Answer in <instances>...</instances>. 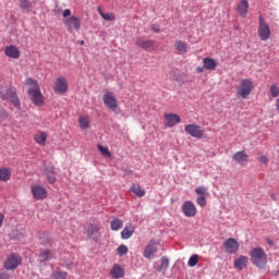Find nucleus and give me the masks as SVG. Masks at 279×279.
<instances>
[{
    "instance_id": "4c0bfd02",
    "label": "nucleus",
    "mask_w": 279,
    "mask_h": 279,
    "mask_svg": "<svg viewBox=\"0 0 279 279\" xmlns=\"http://www.w3.org/2000/svg\"><path fill=\"white\" fill-rule=\"evenodd\" d=\"M195 193L197 195H202L203 197H209L210 196V193H209L208 189L205 187V186L196 187Z\"/></svg>"
},
{
    "instance_id": "393cba45",
    "label": "nucleus",
    "mask_w": 279,
    "mask_h": 279,
    "mask_svg": "<svg viewBox=\"0 0 279 279\" xmlns=\"http://www.w3.org/2000/svg\"><path fill=\"white\" fill-rule=\"evenodd\" d=\"M135 232V228L132 225L125 226L124 229L121 231V238L123 240H129L133 236Z\"/></svg>"
},
{
    "instance_id": "09e8293b",
    "label": "nucleus",
    "mask_w": 279,
    "mask_h": 279,
    "mask_svg": "<svg viewBox=\"0 0 279 279\" xmlns=\"http://www.w3.org/2000/svg\"><path fill=\"white\" fill-rule=\"evenodd\" d=\"M0 279H10V275L7 272H0Z\"/></svg>"
},
{
    "instance_id": "f3484780",
    "label": "nucleus",
    "mask_w": 279,
    "mask_h": 279,
    "mask_svg": "<svg viewBox=\"0 0 279 279\" xmlns=\"http://www.w3.org/2000/svg\"><path fill=\"white\" fill-rule=\"evenodd\" d=\"M163 118L168 128H173L182 122L181 117L178 116V113H163Z\"/></svg>"
},
{
    "instance_id": "c85d7f7f",
    "label": "nucleus",
    "mask_w": 279,
    "mask_h": 279,
    "mask_svg": "<svg viewBox=\"0 0 279 279\" xmlns=\"http://www.w3.org/2000/svg\"><path fill=\"white\" fill-rule=\"evenodd\" d=\"M175 49L179 51L181 54L187 53V44L183 40H177L174 43Z\"/></svg>"
},
{
    "instance_id": "6e6552de",
    "label": "nucleus",
    "mask_w": 279,
    "mask_h": 279,
    "mask_svg": "<svg viewBox=\"0 0 279 279\" xmlns=\"http://www.w3.org/2000/svg\"><path fill=\"white\" fill-rule=\"evenodd\" d=\"M27 95L34 106L43 107L45 105V96L41 94V89H28Z\"/></svg>"
},
{
    "instance_id": "a19ab883",
    "label": "nucleus",
    "mask_w": 279,
    "mask_h": 279,
    "mask_svg": "<svg viewBox=\"0 0 279 279\" xmlns=\"http://www.w3.org/2000/svg\"><path fill=\"white\" fill-rule=\"evenodd\" d=\"M196 204H197L199 207H202V208L206 207V206H207V197H206V196H199V197H197V198H196Z\"/></svg>"
},
{
    "instance_id": "c03bdc74",
    "label": "nucleus",
    "mask_w": 279,
    "mask_h": 279,
    "mask_svg": "<svg viewBox=\"0 0 279 279\" xmlns=\"http://www.w3.org/2000/svg\"><path fill=\"white\" fill-rule=\"evenodd\" d=\"M258 161L260 163L268 165L269 163V158L267 156H260Z\"/></svg>"
},
{
    "instance_id": "5701e85b",
    "label": "nucleus",
    "mask_w": 279,
    "mask_h": 279,
    "mask_svg": "<svg viewBox=\"0 0 279 279\" xmlns=\"http://www.w3.org/2000/svg\"><path fill=\"white\" fill-rule=\"evenodd\" d=\"M203 65L207 71H215L218 66V63L215 59H211V57H206L203 59Z\"/></svg>"
},
{
    "instance_id": "f03ea898",
    "label": "nucleus",
    "mask_w": 279,
    "mask_h": 279,
    "mask_svg": "<svg viewBox=\"0 0 279 279\" xmlns=\"http://www.w3.org/2000/svg\"><path fill=\"white\" fill-rule=\"evenodd\" d=\"M0 98L2 100H8L14 108L21 106L20 98L14 87H0Z\"/></svg>"
},
{
    "instance_id": "6ab92c4d",
    "label": "nucleus",
    "mask_w": 279,
    "mask_h": 279,
    "mask_svg": "<svg viewBox=\"0 0 279 279\" xmlns=\"http://www.w3.org/2000/svg\"><path fill=\"white\" fill-rule=\"evenodd\" d=\"M34 142L39 146H46L48 134L44 131H37L33 136Z\"/></svg>"
},
{
    "instance_id": "0eeeda50",
    "label": "nucleus",
    "mask_w": 279,
    "mask_h": 279,
    "mask_svg": "<svg viewBox=\"0 0 279 279\" xmlns=\"http://www.w3.org/2000/svg\"><path fill=\"white\" fill-rule=\"evenodd\" d=\"M102 102L112 112H116L119 108L118 99L116 98L114 94H112V92H106V94H104Z\"/></svg>"
},
{
    "instance_id": "c9c22d12",
    "label": "nucleus",
    "mask_w": 279,
    "mask_h": 279,
    "mask_svg": "<svg viewBox=\"0 0 279 279\" xmlns=\"http://www.w3.org/2000/svg\"><path fill=\"white\" fill-rule=\"evenodd\" d=\"M25 86H28V89H40L38 82L35 78L25 80Z\"/></svg>"
},
{
    "instance_id": "de8ad7c7",
    "label": "nucleus",
    "mask_w": 279,
    "mask_h": 279,
    "mask_svg": "<svg viewBox=\"0 0 279 279\" xmlns=\"http://www.w3.org/2000/svg\"><path fill=\"white\" fill-rule=\"evenodd\" d=\"M151 31L155 33H158L160 31L159 25H157V24L151 25Z\"/></svg>"
},
{
    "instance_id": "7c9ffc66",
    "label": "nucleus",
    "mask_w": 279,
    "mask_h": 279,
    "mask_svg": "<svg viewBox=\"0 0 279 279\" xmlns=\"http://www.w3.org/2000/svg\"><path fill=\"white\" fill-rule=\"evenodd\" d=\"M11 179V170L9 168H1L0 169V181L7 182Z\"/></svg>"
},
{
    "instance_id": "c756f323",
    "label": "nucleus",
    "mask_w": 279,
    "mask_h": 279,
    "mask_svg": "<svg viewBox=\"0 0 279 279\" xmlns=\"http://www.w3.org/2000/svg\"><path fill=\"white\" fill-rule=\"evenodd\" d=\"M51 257V251L49 250H40L38 255V262L45 263L48 262Z\"/></svg>"
},
{
    "instance_id": "39448f33",
    "label": "nucleus",
    "mask_w": 279,
    "mask_h": 279,
    "mask_svg": "<svg viewBox=\"0 0 279 279\" xmlns=\"http://www.w3.org/2000/svg\"><path fill=\"white\" fill-rule=\"evenodd\" d=\"M184 131L194 138H205V130L203 126H199V124H185Z\"/></svg>"
},
{
    "instance_id": "ea45409f",
    "label": "nucleus",
    "mask_w": 279,
    "mask_h": 279,
    "mask_svg": "<svg viewBox=\"0 0 279 279\" xmlns=\"http://www.w3.org/2000/svg\"><path fill=\"white\" fill-rule=\"evenodd\" d=\"M199 262V256L198 255H192L187 262L189 267H195Z\"/></svg>"
},
{
    "instance_id": "f704fd0d",
    "label": "nucleus",
    "mask_w": 279,
    "mask_h": 279,
    "mask_svg": "<svg viewBox=\"0 0 279 279\" xmlns=\"http://www.w3.org/2000/svg\"><path fill=\"white\" fill-rule=\"evenodd\" d=\"M20 9L29 12L33 3L29 0H19Z\"/></svg>"
},
{
    "instance_id": "1a4fd4ad",
    "label": "nucleus",
    "mask_w": 279,
    "mask_h": 279,
    "mask_svg": "<svg viewBox=\"0 0 279 279\" xmlns=\"http://www.w3.org/2000/svg\"><path fill=\"white\" fill-rule=\"evenodd\" d=\"M63 24L68 32H72V31L77 32L81 28V20L75 15L64 19Z\"/></svg>"
},
{
    "instance_id": "423d86ee",
    "label": "nucleus",
    "mask_w": 279,
    "mask_h": 279,
    "mask_svg": "<svg viewBox=\"0 0 279 279\" xmlns=\"http://www.w3.org/2000/svg\"><path fill=\"white\" fill-rule=\"evenodd\" d=\"M22 264V257L17 254H10L3 262L5 270H14Z\"/></svg>"
},
{
    "instance_id": "9b49d317",
    "label": "nucleus",
    "mask_w": 279,
    "mask_h": 279,
    "mask_svg": "<svg viewBox=\"0 0 279 279\" xmlns=\"http://www.w3.org/2000/svg\"><path fill=\"white\" fill-rule=\"evenodd\" d=\"M100 236H101L100 225L99 223L89 225L87 228V238L98 243L100 241Z\"/></svg>"
},
{
    "instance_id": "864d4df0",
    "label": "nucleus",
    "mask_w": 279,
    "mask_h": 279,
    "mask_svg": "<svg viewBox=\"0 0 279 279\" xmlns=\"http://www.w3.org/2000/svg\"><path fill=\"white\" fill-rule=\"evenodd\" d=\"M276 109L279 111V98H277Z\"/></svg>"
},
{
    "instance_id": "a211bd4d",
    "label": "nucleus",
    "mask_w": 279,
    "mask_h": 279,
    "mask_svg": "<svg viewBox=\"0 0 279 279\" xmlns=\"http://www.w3.org/2000/svg\"><path fill=\"white\" fill-rule=\"evenodd\" d=\"M248 10H250L248 0H241L236 7V13L242 17H246L248 14Z\"/></svg>"
},
{
    "instance_id": "5fc2aeb1",
    "label": "nucleus",
    "mask_w": 279,
    "mask_h": 279,
    "mask_svg": "<svg viewBox=\"0 0 279 279\" xmlns=\"http://www.w3.org/2000/svg\"><path fill=\"white\" fill-rule=\"evenodd\" d=\"M81 45H84V40L81 41Z\"/></svg>"
},
{
    "instance_id": "49530a36",
    "label": "nucleus",
    "mask_w": 279,
    "mask_h": 279,
    "mask_svg": "<svg viewBox=\"0 0 279 279\" xmlns=\"http://www.w3.org/2000/svg\"><path fill=\"white\" fill-rule=\"evenodd\" d=\"M8 117V113L4 109H0V119L3 120Z\"/></svg>"
},
{
    "instance_id": "20e7f679",
    "label": "nucleus",
    "mask_w": 279,
    "mask_h": 279,
    "mask_svg": "<svg viewBox=\"0 0 279 279\" xmlns=\"http://www.w3.org/2000/svg\"><path fill=\"white\" fill-rule=\"evenodd\" d=\"M258 37L263 41H267L271 37V28L270 25L266 22L263 15H259L258 22Z\"/></svg>"
},
{
    "instance_id": "7ed1b4c3",
    "label": "nucleus",
    "mask_w": 279,
    "mask_h": 279,
    "mask_svg": "<svg viewBox=\"0 0 279 279\" xmlns=\"http://www.w3.org/2000/svg\"><path fill=\"white\" fill-rule=\"evenodd\" d=\"M254 89L255 85L252 78H242L240 85L238 86L236 95L242 99H248Z\"/></svg>"
},
{
    "instance_id": "a18cd8bd",
    "label": "nucleus",
    "mask_w": 279,
    "mask_h": 279,
    "mask_svg": "<svg viewBox=\"0 0 279 279\" xmlns=\"http://www.w3.org/2000/svg\"><path fill=\"white\" fill-rule=\"evenodd\" d=\"M71 14H72L71 9H64L62 12L63 17H69V16H71Z\"/></svg>"
},
{
    "instance_id": "72a5a7b5",
    "label": "nucleus",
    "mask_w": 279,
    "mask_h": 279,
    "mask_svg": "<svg viewBox=\"0 0 279 279\" xmlns=\"http://www.w3.org/2000/svg\"><path fill=\"white\" fill-rule=\"evenodd\" d=\"M51 279H68V272L62 270H54L50 275Z\"/></svg>"
},
{
    "instance_id": "ddd939ff",
    "label": "nucleus",
    "mask_w": 279,
    "mask_h": 279,
    "mask_svg": "<svg viewBox=\"0 0 279 279\" xmlns=\"http://www.w3.org/2000/svg\"><path fill=\"white\" fill-rule=\"evenodd\" d=\"M69 89V83L64 76H59L53 85V90L57 94H65Z\"/></svg>"
},
{
    "instance_id": "a878e982",
    "label": "nucleus",
    "mask_w": 279,
    "mask_h": 279,
    "mask_svg": "<svg viewBox=\"0 0 279 279\" xmlns=\"http://www.w3.org/2000/svg\"><path fill=\"white\" fill-rule=\"evenodd\" d=\"M45 175L48 179V182L50 184H54L57 182V178H56V171L53 167H49L45 169Z\"/></svg>"
},
{
    "instance_id": "4be33fe9",
    "label": "nucleus",
    "mask_w": 279,
    "mask_h": 279,
    "mask_svg": "<svg viewBox=\"0 0 279 279\" xmlns=\"http://www.w3.org/2000/svg\"><path fill=\"white\" fill-rule=\"evenodd\" d=\"M135 45L142 49H150L155 45V40L153 39H145V38H138L135 41Z\"/></svg>"
},
{
    "instance_id": "f8f14e48",
    "label": "nucleus",
    "mask_w": 279,
    "mask_h": 279,
    "mask_svg": "<svg viewBox=\"0 0 279 279\" xmlns=\"http://www.w3.org/2000/svg\"><path fill=\"white\" fill-rule=\"evenodd\" d=\"M31 194H32L33 198H35L37 201H43V199L47 198L48 191L46 187H44L41 185H34L31 187Z\"/></svg>"
},
{
    "instance_id": "79ce46f5",
    "label": "nucleus",
    "mask_w": 279,
    "mask_h": 279,
    "mask_svg": "<svg viewBox=\"0 0 279 279\" xmlns=\"http://www.w3.org/2000/svg\"><path fill=\"white\" fill-rule=\"evenodd\" d=\"M117 253H118L119 256H124L129 253V247L126 245H120L117 248Z\"/></svg>"
},
{
    "instance_id": "bb28decb",
    "label": "nucleus",
    "mask_w": 279,
    "mask_h": 279,
    "mask_svg": "<svg viewBox=\"0 0 279 279\" xmlns=\"http://www.w3.org/2000/svg\"><path fill=\"white\" fill-rule=\"evenodd\" d=\"M78 125L82 130H88L90 128V118L88 116H78Z\"/></svg>"
},
{
    "instance_id": "cd10ccee",
    "label": "nucleus",
    "mask_w": 279,
    "mask_h": 279,
    "mask_svg": "<svg viewBox=\"0 0 279 279\" xmlns=\"http://www.w3.org/2000/svg\"><path fill=\"white\" fill-rule=\"evenodd\" d=\"M131 191L134 193L136 197H144L146 195V191L142 189L140 184H132Z\"/></svg>"
},
{
    "instance_id": "2f4dec72",
    "label": "nucleus",
    "mask_w": 279,
    "mask_h": 279,
    "mask_svg": "<svg viewBox=\"0 0 279 279\" xmlns=\"http://www.w3.org/2000/svg\"><path fill=\"white\" fill-rule=\"evenodd\" d=\"M98 13L100 14V16L102 17V20L108 21V22H113L116 21V14L111 13V12H102V10L100 8H98Z\"/></svg>"
},
{
    "instance_id": "b1692460",
    "label": "nucleus",
    "mask_w": 279,
    "mask_h": 279,
    "mask_svg": "<svg viewBox=\"0 0 279 279\" xmlns=\"http://www.w3.org/2000/svg\"><path fill=\"white\" fill-rule=\"evenodd\" d=\"M248 265V257L246 256H240L235 262H234V268L239 270H243L247 268Z\"/></svg>"
},
{
    "instance_id": "58836bf2",
    "label": "nucleus",
    "mask_w": 279,
    "mask_h": 279,
    "mask_svg": "<svg viewBox=\"0 0 279 279\" xmlns=\"http://www.w3.org/2000/svg\"><path fill=\"white\" fill-rule=\"evenodd\" d=\"M170 266V260L168 257L163 256L161 257V265L160 267L157 269V271H161V270H167Z\"/></svg>"
},
{
    "instance_id": "412c9836",
    "label": "nucleus",
    "mask_w": 279,
    "mask_h": 279,
    "mask_svg": "<svg viewBox=\"0 0 279 279\" xmlns=\"http://www.w3.org/2000/svg\"><path fill=\"white\" fill-rule=\"evenodd\" d=\"M233 160L243 166L245 163H247L250 161V156L247 155L246 151L242 150V151H238L233 155Z\"/></svg>"
},
{
    "instance_id": "dca6fc26",
    "label": "nucleus",
    "mask_w": 279,
    "mask_h": 279,
    "mask_svg": "<svg viewBox=\"0 0 279 279\" xmlns=\"http://www.w3.org/2000/svg\"><path fill=\"white\" fill-rule=\"evenodd\" d=\"M4 56L13 60H17L21 57V51L15 45H9L4 48Z\"/></svg>"
},
{
    "instance_id": "e433bc0d",
    "label": "nucleus",
    "mask_w": 279,
    "mask_h": 279,
    "mask_svg": "<svg viewBox=\"0 0 279 279\" xmlns=\"http://www.w3.org/2000/svg\"><path fill=\"white\" fill-rule=\"evenodd\" d=\"M97 149L99 150L101 156H104L106 158H111L112 157V154H111V151L109 150L108 147H104L102 145L98 144Z\"/></svg>"
},
{
    "instance_id": "4468645a",
    "label": "nucleus",
    "mask_w": 279,
    "mask_h": 279,
    "mask_svg": "<svg viewBox=\"0 0 279 279\" xmlns=\"http://www.w3.org/2000/svg\"><path fill=\"white\" fill-rule=\"evenodd\" d=\"M182 211L185 217L192 218L197 215V208L195 204L191 201H186L182 205Z\"/></svg>"
},
{
    "instance_id": "603ef678",
    "label": "nucleus",
    "mask_w": 279,
    "mask_h": 279,
    "mask_svg": "<svg viewBox=\"0 0 279 279\" xmlns=\"http://www.w3.org/2000/svg\"><path fill=\"white\" fill-rule=\"evenodd\" d=\"M267 244H269L270 246H274V241L271 239H267L266 240Z\"/></svg>"
},
{
    "instance_id": "37998d69",
    "label": "nucleus",
    "mask_w": 279,
    "mask_h": 279,
    "mask_svg": "<svg viewBox=\"0 0 279 279\" xmlns=\"http://www.w3.org/2000/svg\"><path fill=\"white\" fill-rule=\"evenodd\" d=\"M270 93L272 97L277 98L279 96V87H277L276 85H271Z\"/></svg>"
},
{
    "instance_id": "9d476101",
    "label": "nucleus",
    "mask_w": 279,
    "mask_h": 279,
    "mask_svg": "<svg viewBox=\"0 0 279 279\" xmlns=\"http://www.w3.org/2000/svg\"><path fill=\"white\" fill-rule=\"evenodd\" d=\"M158 252V242L155 239H151L149 243L146 245L143 252V256L146 259H151L155 254Z\"/></svg>"
},
{
    "instance_id": "2eb2a0df",
    "label": "nucleus",
    "mask_w": 279,
    "mask_h": 279,
    "mask_svg": "<svg viewBox=\"0 0 279 279\" xmlns=\"http://www.w3.org/2000/svg\"><path fill=\"white\" fill-rule=\"evenodd\" d=\"M225 251L228 254H236L240 251V243L235 239H228L223 244Z\"/></svg>"
},
{
    "instance_id": "aec40b11",
    "label": "nucleus",
    "mask_w": 279,
    "mask_h": 279,
    "mask_svg": "<svg viewBox=\"0 0 279 279\" xmlns=\"http://www.w3.org/2000/svg\"><path fill=\"white\" fill-rule=\"evenodd\" d=\"M109 275L113 278V279H120L123 278L125 275V270L122 266L116 264L112 266V268L109 271Z\"/></svg>"
},
{
    "instance_id": "8fccbe9b",
    "label": "nucleus",
    "mask_w": 279,
    "mask_h": 279,
    "mask_svg": "<svg viewBox=\"0 0 279 279\" xmlns=\"http://www.w3.org/2000/svg\"><path fill=\"white\" fill-rule=\"evenodd\" d=\"M205 65H203V68H196V71L198 72V73H204L205 72Z\"/></svg>"
},
{
    "instance_id": "3c124183",
    "label": "nucleus",
    "mask_w": 279,
    "mask_h": 279,
    "mask_svg": "<svg viewBox=\"0 0 279 279\" xmlns=\"http://www.w3.org/2000/svg\"><path fill=\"white\" fill-rule=\"evenodd\" d=\"M3 220H4V215L0 213V228L3 225Z\"/></svg>"
},
{
    "instance_id": "f257e3e1",
    "label": "nucleus",
    "mask_w": 279,
    "mask_h": 279,
    "mask_svg": "<svg viewBox=\"0 0 279 279\" xmlns=\"http://www.w3.org/2000/svg\"><path fill=\"white\" fill-rule=\"evenodd\" d=\"M251 263L259 269H266L268 265V254L262 247H255L250 252Z\"/></svg>"
},
{
    "instance_id": "473e14b6",
    "label": "nucleus",
    "mask_w": 279,
    "mask_h": 279,
    "mask_svg": "<svg viewBox=\"0 0 279 279\" xmlns=\"http://www.w3.org/2000/svg\"><path fill=\"white\" fill-rule=\"evenodd\" d=\"M123 220L114 218L111 222H110V229L112 231H119L120 229L123 228Z\"/></svg>"
}]
</instances>
